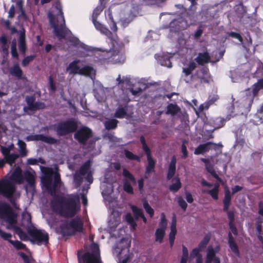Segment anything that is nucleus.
<instances>
[{"label":"nucleus","mask_w":263,"mask_h":263,"mask_svg":"<svg viewBox=\"0 0 263 263\" xmlns=\"http://www.w3.org/2000/svg\"><path fill=\"white\" fill-rule=\"evenodd\" d=\"M16 190L15 183L11 179L6 177L0 179V195L8 199L12 204L15 202L14 196Z\"/></svg>","instance_id":"39448f33"},{"label":"nucleus","mask_w":263,"mask_h":263,"mask_svg":"<svg viewBox=\"0 0 263 263\" xmlns=\"http://www.w3.org/2000/svg\"><path fill=\"white\" fill-rule=\"evenodd\" d=\"M195 76L199 79L201 83H209L210 79V74L208 67H202L200 70L196 71Z\"/></svg>","instance_id":"dca6fc26"},{"label":"nucleus","mask_w":263,"mask_h":263,"mask_svg":"<svg viewBox=\"0 0 263 263\" xmlns=\"http://www.w3.org/2000/svg\"><path fill=\"white\" fill-rule=\"evenodd\" d=\"M253 77L259 78L263 77V63L259 62L256 71L254 73Z\"/></svg>","instance_id":"8fccbe9b"},{"label":"nucleus","mask_w":263,"mask_h":263,"mask_svg":"<svg viewBox=\"0 0 263 263\" xmlns=\"http://www.w3.org/2000/svg\"><path fill=\"white\" fill-rule=\"evenodd\" d=\"M8 179H11V181L14 183H22L24 178L21 168L20 166H17L10 175L9 178Z\"/></svg>","instance_id":"6ab92c4d"},{"label":"nucleus","mask_w":263,"mask_h":263,"mask_svg":"<svg viewBox=\"0 0 263 263\" xmlns=\"http://www.w3.org/2000/svg\"><path fill=\"white\" fill-rule=\"evenodd\" d=\"M80 62V60H77L70 63L67 67V71L69 70L70 73L73 74H79L81 68L78 64Z\"/></svg>","instance_id":"b1692460"},{"label":"nucleus","mask_w":263,"mask_h":263,"mask_svg":"<svg viewBox=\"0 0 263 263\" xmlns=\"http://www.w3.org/2000/svg\"><path fill=\"white\" fill-rule=\"evenodd\" d=\"M91 167V161H86L73 175V183L74 187H79L83 183L84 176L88 173Z\"/></svg>","instance_id":"9d476101"},{"label":"nucleus","mask_w":263,"mask_h":263,"mask_svg":"<svg viewBox=\"0 0 263 263\" xmlns=\"http://www.w3.org/2000/svg\"><path fill=\"white\" fill-rule=\"evenodd\" d=\"M227 121L226 119L221 117H216L212 121V126L214 130L219 129L224 126Z\"/></svg>","instance_id":"2f4dec72"},{"label":"nucleus","mask_w":263,"mask_h":263,"mask_svg":"<svg viewBox=\"0 0 263 263\" xmlns=\"http://www.w3.org/2000/svg\"><path fill=\"white\" fill-rule=\"evenodd\" d=\"M123 190L125 192L129 194H134V190L133 188L130 184V182L128 180H124L123 181Z\"/></svg>","instance_id":"5fc2aeb1"},{"label":"nucleus","mask_w":263,"mask_h":263,"mask_svg":"<svg viewBox=\"0 0 263 263\" xmlns=\"http://www.w3.org/2000/svg\"><path fill=\"white\" fill-rule=\"evenodd\" d=\"M0 218L4 219L14 230L15 233L23 241L30 240V239L26 232L20 227L15 226L16 223V215L13 208L7 202L0 203Z\"/></svg>","instance_id":"f03ea898"},{"label":"nucleus","mask_w":263,"mask_h":263,"mask_svg":"<svg viewBox=\"0 0 263 263\" xmlns=\"http://www.w3.org/2000/svg\"><path fill=\"white\" fill-rule=\"evenodd\" d=\"M25 100H26V103H27L28 106L24 107V110L25 112H27V110H29L30 109V108L32 107V106L33 105V104L34 103V102L35 101V98L32 96H27L26 97Z\"/></svg>","instance_id":"3c124183"},{"label":"nucleus","mask_w":263,"mask_h":263,"mask_svg":"<svg viewBox=\"0 0 263 263\" xmlns=\"http://www.w3.org/2000/svg\"><path fill=\"white\" fill-rule=\"evenodd\" d=\"M180 111V108L176 104L170 103L166 107V115H171L172 116L176 115Z\"/></svg>","instance_id":"7c9ffc66"},{"label":"nucleus","mask_w":263,"mask_h":263,"mask_svg":"<svg viewBox=\"0 0 263 263\" xmlns=\"http://www.w3.org/2000/svg\"><path fill=\"white\" fill-rule=\"evenodd\" d=\"M143 205L146 212L149 215L151 218H152L154 215V210L149 204L147 201L146 200L143 201Z\"/></svg>","instance_id":"09e8293b"},{"label":"nucleus","mask_w":263,"mask_h":263,"mask_svg":"<svg viewBox=\"0 0 263 263\" xmlns=\"http://www.w3.org/2000/svg\"><path fill=\"white\" fill-rule=\"evenodd\" d=\"M123 176L132 183L135 184L137 182L135 176L126 168H124L122 172Z\"/></svg>","instance_id":"37998d69"},{"label":"nucleus","mask_w":263,"mask_h":263,"mask_svg":"<svg viewBox=\"0 0 263 263\" xmlns=\"http://www.w3.org/2000/svg\"><path fill=\"white\" fill-rule=\"evenodd\" d=\"M216 251L212 247H209L207 249L206 260H208V262L214 261V263H215L216 258H219L216 256Z\"/></svg>","instance_id":"473e14b6"},{"label":"nucleus","mask_w":263,"mask_h":263,"mask_svg":"<svg viewBox=\"0 0 263 263\" xmlns=\"http://www.w3.org/2000/svg\"><path fill=\"white\" fill-rule=\"evenodd\" d=\"M174 180H175L176 182L175 183H173L171 185H170L169 189L171 191L175 193L181 189V183L179 178H175L172 180L173 181Z\"/></svg>","instance_id":"ea45409f"},{"label":"nucleus","mask_w":263,"mask_h":263,"mask_svg":"<svg viewBox=\"0 0 263 263\" xmlns=\"http://www.w3.org/2000/svg\"><path fill=\"white\" fill-rule=\"evenodd\" d=\"M165 235V230L163 229H157L155 232L156 241L162 243Z\"/></svg>","instance_id":"de8ad7c7"},{"label":"nucleus","mask_w":263,"mask_h":263,"mask_svg":"<svg viewBox=\"0 0 263 263\" xmlns=\"http://www.w3.org/2000/svg\"><path fill=\"white\" fill-rule=\"evenodd\" d=\"M78 123L74 119L67 120V134L76 132L78 130Z\"/></svg>","instance_id":"c756f323"},{"label":"nucleus","mask_w":263,"mask_h":263,"mask_svg":"<svg viewBox=\"0 0 263 263\" xmlns=\"http://www.w3.org/2000/svg\"><path fill=\"white\" fill-rule=\"evenodd\" d=\"M9 73L12 76L16 78L18 80L24 79L23 70L17 62L14 63L13 65L10 68Z\"/></svg>","instance_id":"a211bd4d"},{"label":"nucleus","mask_w":263,"mask_h":263,"mask_svg":"<svg viewBox=\"0 0 263 263\" xmlns=\"http://www.w3.org/2000/svg\"><path fill=\"white\" fill-rule=\"evenodd\" d=\"M148 0H131V5L133 9L137 10L139 7L143 5H152Z\"/></svg>","instance_id":"f704fd0d"},{"label":"nucleus","mask_w":263,"mask_h":263,"mask_svg":"<svg viewBox=\"0 0 263 263\" xmlns=\"http://www.w3.org/2000/svg\"><path fill=\"white\" fill-rule=\"evenodd\" d=\"M62 223L58 227L56 228V231L58 233L61 234L63 237L66 236V221L61 220Z\"/></svg>","instance_id":"6e6d98bb"},{"label":"nucleus","mask_w":263,"mask_h":263,"mask_svg":"<svg viewBox=\"0 0 263 263\" xmlns=\"http://www.w3.org/2000/svg\"><path fill=\"white\" fill-rule=\"evenodd\" d=\"M160 229H165L167 226V220L165 218V215L164 213H162L161 214V220L159 223Z\"/></svg>","instance_id":"0e129e2a"},{"label":"nucleus","mask_w":263,"mask_h":263,"mask_svg":"<svg viewBox=\"0 0 263 263\" xmlns=\"http://www.w3.org/2000/svg\"><path fill=\"white\" fill-rule=\"evenodd\" d=\"M212 145L214 146V148L215 149H216V146H222L221 144H217L212 142H207L205 143L201 144L198 146L194 151V154L197 155L203 154L204 153L209 152L210 149L212 148Z\"/></svg>","instance_id":"2eb2a0df"},{"label":"nucleus","mask_w":263,"mask_h":263,"mask_svg":"<svg viewBox=\"0 0 263 263\" xmlns=\"http://www.w3.org/2000/svg\"><path fill=\"white\" fill-rule=\"evenodd\" d=\"M66 34H67V42H70L71 43V44L72 45H73L74 46H77L78 45H79V43H80L79 40L77 37L73 36L72 34L71 31L70 30H69L67 28Z\"/></svg>","instance_id":"4c0bfd02"},{"label":"nucleus","mask_w":263,"mask_h":263,"mask_svg":"<svg viewBox=\"0 0 263 263\" xmlns=\"http://www.w3.org/2000/svg\"><path fill=\"white\" fill-rule=\"evenodd\" d=\"M9 242L16 249L18 250H25L26 248V245L18 240H9Z\"/></svg>","instance_id":"864d4df0"},{"label":"nucleus","mask_w":263,"mask_h":263,"mask_svg":"<svg viewBox=\"0 0 263 263\" xmlns=\"http://www.w3.org/2000/svg\"><path fill=\"white\" fill-rule=\"evenodd\" d=\"M23 178H24L30 187L34 188L35 180V176L33 173L29 171H26L24 173Z\"/></svg>","instance_id":"393cba45"},{"label":"nucleus","mask_w":263,"mask_h":263,"mask_svg":"<svg viewBox=\"0 0 263 263\" xmlns=\"http://www.w3.org/2000/svg\"><path fill=\"white\" fill-rule=\"evenodd\" d=\"M25 139L27 141H41L49 144H54L58 142L55 138L42 134L30 135L27 136Z\"/></svg>","instance_id":"4468645a"},{"label":"nucleus","mask_w":263,"mask_h":263,"mask_svg":"<svg viewBox=\"0 0 263 263\" xmlns=\"http://www.w3.org/2000/svg\"><path fill=\"white\" fill-rule=\"evenodd\" d=\"M0 42L2 44V49L4 53L8 54V40L6 35L3 34L0 37Z\"/></svg>","instance_id":"a19ab883"},{"label":"nucleus","mask_w":263,"mask_h":263,"mask_svg":"<svg viewBox=\"0 0 263 263\" xmlns=\"http://www.w3.org/2000/svg\"><path fill=\"white\" fill-rule=\"evenodd\" d=\"M176 159L175 156H173L171 159L168 166V172L167 174V180H170L174 176L176 173Z\"/></svg>","instance_id":"cd10ccee"},{"label":"nucleus","mask_w":263,"mask_h":263,"mask_svg":"<svg viewBox=\"0 0 263 263\" xmlns=\"http://www.w3.org/2000/svg\"><path fill=\"white\" fill-rule=\"evenodd\" d=\"M126 221L133 227V229H135L137 226L136 222L134 220L133 216L130 213H127L125 216Z\"/></svg>","instance_id":"680f3d73"},{"label":"nucleus","mask_w":263,"mask_h":263,"mask_svg":"<svg viewBox=\"0 0 263 263\" xmlns=\"http://www.w3.org/2000/svg\"><path fill=\"white\" fill-rule=\"evenodd\" d=\"M18 154L12 153L11 155L6 157L5 159L6 162L9 164L11 166H12L14 164L16 160L19 158Z\"/></svg>","instance_id":"49530a36"},{"label":"nucleus","mask_w":263,"mask_h":263,"mask_svg":"<svg viewBox=\"0 0 263 263\" xmlns=\"http://www.w3.org/2000/svg\"><path fill=\"white\" fill-rule=\"evenodd\" d=\"M171 58L172 57L168 54H163L159 59L160 64L168 68H171L172 67Z\"/></svg>","instance_id":"72a5a7b5"},{"label":"nucleus","mask_w":263,"mask_h":263,"mask_svg":"<svg viewBox=\"0 0 263 263\" xmlns=\"http://www.w3.org/2000/svg\"><path fill=\"white\" fill-rule=\"evenodd\" d=\"M105 0H99V4L95 8L92 14V20H97L98 16L105 7Z\"/></svg>","instance_id":"a878e982"},{"label":"nucleus","mask_w":263,"mask_h":263,"mask_svg":"<svg viewBox=\"0 0 263 263\" xmlns=\"http://www.w3.org/2000/svg\"><path fill=\"white\" fill-rule=\"evenodd\" d=\"M210 236L209 235H205L203 239L200 241V242L199 243L198 246L197 248H198L201 251L205 249L209 243V242L210 240Z\"/></svg>","instance_id":"13d9d810"},{"label":"nucleus","mask_w":263,"mask_h":263,"mask_svg":"<svg viewBox=\"0 0 263 263\" xmlns=\"http://www.w3.org/2000/svg\"><path fill=\"white\" fill-rule=\"evenodd\" d=\"M49 24L53 29V33L59 40L66 38V25L63 12L60 8L48 13Z\"/></svg>","instance_id":"7ed1b4c3"},{"label":"nucleus","mask_w":263,"mask_h":263,"mask_svg":"<svg viewBox=\"0 0 263 263\" xmlns=\"http://www.w3.org/2000/svg\"><path fill=\"white\" fill-rule=\"evenodd\" d=\"M119 121L115 119H110L106 121L104 126L106 129H115L117 128Z\"/></svg>","instance_id":"e433bc0d"},{"label":"nucleus","mask_w":263,"mask_h":263,"mask_svg":"<svg viewBox=\"0 0 263 263\" xmlns=\"http://www.w3.org/2000/svg\"><path fill=\"white\" fill-rule=\"evenodd\" d=\"M0 236L5 240H7L9 242V240H11L10 238L12 237V235L10 233H6L0 229Z\"/></svg>","instance_id":"69168bd1"},{"label":"nucleus","mask_w":263,"mask_h":263,"mask_svg":"<svg viewBox=\"0 0 263 263\" xmlns=\"http://www.w3.org/2000/svg\"><path fill=\"white\" fill-rule=\"evenodd\" d=\"M51 127L57 132L59 136L66 135V121L55 124Z\"/></svg>","instance_id":"c85d7f7f"},{"label":"nucleus","mask_w":263,"mask_h":263,"mask_svg":"<svg viewBox=\"0 0 263 263\" xmlns=\"http://www.w3.org/2000/svg\"><path fill=\"white\" fill-rule=\"evenodd\" d=\"M228 35L234 39H237L240 43H242L243 39L241 35L237 32L231 31L228 33Z\"/></svg>","instance_id":"338daca9"},{"label":"nucleus","mask_w":263,"mask_h":263,"mask_svg":"<svg viewBox=\"0 0 263 263\" xmlns=\"http://www.w3.org/2000/svg\"><path fill=\"white\" fill-rule=\"evenodd\" d=\"M211 57L207 50L204 52H199L195 59L196 63L199 65H203L210 62Z\"/></svg>","instance_id":"aec40b11"},{"label":"nucleus","mask_w":263,"mask_h":263,"mask_svg":"<svg viewBox=\"0 0 263 263\" xmlns=\"http://www.w3.org/2000/svg\"><path fill=\"white\" fill-rule=\"evenodd\" d=\"M219 185H215L214 187L211 190H206L204 193L210 195L213 199L217 200L218 199Z\"/></svg>","instance_id":"a18cd8bd"},{"label":"nucleus","mask_w":263,"mask_h":263,"mask_svg":"<svg viewBox=\"0 0 263 263\" xmlns=\"http://www.w3.org/2000/svg\"><path fill=\"white\" fill-rule=\"evenodd\" d=\"M42 167L44 175L41 179L42 186L53 196L51 201L52 210L54 213L66 218V197L56 194L57 190L61 184L60 175L51 168Z\"/></svg>","instance_id":"f257e3e1"},{"label":"nucleus","mask_w":263,"mask_h":263,"mask_svg":"<svg viewBox=\"0 0 263 263\" xmlns=\"http://www.w3.org/2000/svg\"><path fill=\"white\" fill-rule=\"evenodd\" d=\"M36 55L35 54L30 55L25 57L22 61V65L23 67L27 66L29 63L32 62L35 58Z\"/></svg>","instance_id":"4d7b16f0"},{"label":"nucleus","mask_w":263,"mask_h":263,"mask_svg":"<svg viewBox=\"0 0 263 263\" xmlns=\"http://www.w3.org/2000/svg\"><path fill=\"white\" fill-rule=\"evenodd\" d=\"M96 71L94 68L88 65H85L81 68L79 75L84 76L86 77H91L92 76H95Z\"/></svg>","instance_id":"bb28decb"},{"label":"nucleus","mask_w":263,"mask_h":263,"mask_svg":"<svg viewBox=\"0 0 263 263\" xmlns=\"http://www.w3.org/2000/svg\"><path fill=\"white\" fill-rule=\"evenodd\" d=\"M77 255L79 263H102L99 247L97 243H92L85 252L78 251Z\"/></svg>","instance_id":"20e7f679"},{"label":"nucleus","mask_w":263,"mask_h":263,"mask_svg":"<svg viewBox=\"0 0 263 263\" xmlns=\"http://www.w3.org/2000/svg\"><path fill=\"white\" fill-rule=\"evenodd\" d=\"M80 210L79 195L77 194L67 195V218L74 217Z\"/></svg>","instance_id":"1a4fd4ad"},{"label":"nucleus","mask_w":263,"mask_h":263,"mask_svg":"<svg viewBox=\"0 0 263 263\" xmlns=\"http://www.w3.org/2000/svg\"><path fill=\"white\" fill-rule=\"evenodd\" d=\"M92 21L96 28L98 30L100 31L102 33L105 34L108 37L111 36L112 33L106 26L98 22L97 20H92Z\"/></svg>","instance_id":"5701e85b"},{"label":"nucleus","mask_w":263,"mask_h":263,"mask_svg":"<svg viewBox=\"0 0 263 263\" xmlns=\"http://www.w3.org/2000/svg\"><path fill=\"white\" fill-rule=\"evenodd\" d=\"M177 202L179 206L183 210L185 211L187 207V204L181 196L177 198Z\"/></svg>","instance_id":"e2e57ef3"},{"label":"nucleus","mask_w":263,"mask_h":263,"mask_svg":"<svg viewBox=\"0 0 263 263\" xmlns=\"http://www.w3.org/2000/svg\"><path fill=\"white\" fill-rule=\"evenodd\" d=\"M17 144L20 147V156L22 157L26 156L27 154V151L26 149V144L25 142L21 140H18Z\"/></svg>","instance_id":"79ce46f5"},{"label":"nucleus","mask_w":263,"mask_h":263,"mask_svg":"<svg viewBox=\"0 0 263 263\" xmlns=\"http://www.w3.org/2000/svg\"><path fill=\"white\" fill-rule=\"evenodd\" d=\"M228 244L231 251L237 256H240V252L239 251L238 247L235 241V239L232 236V233H228Z\"/></svg>","instance_id":"412c9836"},{"label":"nucleus","mask_w":263,"mask_h":263,"mask_svg":"<svg viewBox=\"0 0 263 263\" xmlns=\"http://www.w3.org/2000/svg\"><path fill=\"white\" fill-rule=\"evenodd\" d=\"M83 221L79 216L71 219L68 223L67 222V236L73 235L75 233L82 232L83 230Z\"/></svg>","instance_id":"ddd939ff"},{"label":"nucleus","mask_w":263,"mask_h":263,"mask_svg":"<svg viewBox=\"0 0 263 263\" xmlns=\"http://www.w3.org/2000/svg\"><path fill=\"white\" fill-rule=\"evenodd\" d=\"M201 161L203 162L205 164V169L208 172L211 173V172H213L214 170L213 168V166L211 164L210 161L206 158H201Z\"/></svg>","instance_id":"052dcab7"},{"label":"nucleus","mask_w":263,"mask_h":263,"mask_svg":"<svg viewBox=\"0 0 263 263\" xmlns=\"http://www.w3.org/2000/svg\"><path fill=\"white\" fill-rule=\"evenodd\" d=\"M127 111L126 108L119 107L114 114V117L119 119L124 118L127 115Z\"/></svg>","instance_id":"58836bf2"},{"label":"nucleus","mask_w":263,"mask_h":263,"mask_svg":"<svg viewBox=\"0 0 263 263\" xmlns=\"http://www.w3.org/2000/svg\"><path fill=\"white\" fill-rule=\"evenodd\" d=\"M261 89H263V78L259 79L257 82L252 86L251 88L246 90V98L244 100V105L248 111L251 110L255 97Z\"/></svg>","instance_id":"0eeeda50"},{"label":"nucleus","mask_w":263,"mask_h":263,"mask_svg":"<svg viewBox=\"0 0 263 263\" xmlns=\"http://www.w3.org/2000/svg\"><path fill=\"white\" fill-rule=\"evenodd\" d=\"M92 136V130L85 126L81 127L74 134V138L82 145H86Z\"/></svg>","instance_id":"f8f14e48"},{"label":"nucleus","mask_w":263,"mask_h":263,"mask_svg":"<svg viewBox=\"0 0 263 263\" xmlns=\"http://www.w3.org/2000/svg\"><path fill=\"white\" fill-rule=\"evenodd\" d=\"M18 49L21 53L25 54L27 50V46L26 44L25 30L22 29L19 32V38L18 40Z\"/></svg>","instance_id":"f3484780"},{"label":"nucleus","mask_w":263,"mask_h":263,"mask_svg":"<svg viewBox=\"0 0 263 263\" xmlns=\"http://www.w3.org/2000/svg\"><path fill=\"white\" fill-rule=\"evenodd\" d=\"M140 141L142 145V149L146 155L148 164L146 166L145 173L148 174L155 171L156 162L152 158L151 151L146 144L144 136H140Z\"/></svg>","instance_id":"9b49d317"},{"label":"nucleus","mask_w":263,"mask_h":263,"mask_svg":"<svg viewBox=\"0 0 263 263\" xmlns=\"http://www.w3.org/2000/svg\"><path fill=\"white\" fill-rule=\"evenodd\" d=\"M125 60L124 50L115 49L107 52L101 55L100 61L102 64H123Z\"/></svg>","instance_id":"423d86ee"},{"label":"nucleus","mask_w":263,"mask_h":263,"mask_svg":"<svg viewBox=\"0 0 263 263\" xmlns=\"http://www.w3.org/2000/svg\"><path fill=\"white\" fill-rule=\"evenodd\" d=\"M231 192L228 189L224 190V196L223 199V211H228L231 204L232 196Z\"/></svg>","instance_id":"4be33fe9"},{"label":"nucleus","mask_w":263,"mask_h":263,"mask_svg":"<svg viewBox=\"0 0 263 263\" xmlns=\"http://www.w3.org/2000/svg\"><path fill=\"white\" fill-rule=\"evenodd\" d=\"M227 212V216L229 219V223H234L235 221V214L233 211H226Z\"/></svg>","instance_id":"774afa93"},{"label":"nucleus","mask_w":263,"mask_h":263,"mask_svg":"<svg viewBox=\"0 0 263 263\" xmlns=\"http://www.w3.org/2000/svg\"><path fill=\"white\" fill-rule=\"evenodd\" d=\"M45 108V104L43 102H35L33 104L32 107L30 108L29 110L30 111H36L37 110L42 109Z\"/></svg>","instance_id":"bf43d9fd"},{"label":"nucleus","mask_w":263,"mask_h":263,"mask_svg":"<svg viewBox=\"0 0 263 263\" xmlns=\"http://www.w3.org/2000/svg\"><path fill=\"white\" fill-rule=\"evenodd\" d=\"M124 153L126 158L130 160H136L138 162L141 161L140 157L134 154L132 152L127 149H124Z\"/></svg>","instance_id":"c03bdc74"},{"label":"nucleus","mask_w":263,"mask_h":263,"mask_svg":"<svg viewBox=\"0 0 263 263\" xmlns=\"http://www.w3.org/2000/svg\"><path fill=\"white\" fill-rule=\"evenodd\" d=\"M131 209L136 219L139 218L143 214L142 210L136 205H132Z\"/></svg>","instance_id":"603ef678"},{"label":"nucleus","mask_w":263,"mask_h":263,"mask_svg":"<svg viewBox=\"0 0 263 263\" xmlns=\"http://www.w3.org/2000/svg\"><path fill=\"white\" fill-rule=\"evenodd\" d=\"M27 233L30 237V241L39 246L46 245L49 242L48 234L44 230H39L35 228L28 229Z\"/></svg>","instance_id":"6e6552de"},{"label":"nucleus","mask_w":263,"mask_h":263,"mask_svg":"<svg viewBox=\"0 0 263 263\" xmlns=\"http://www.w3.org/2000/svg\"><path fill=\"white\" fill-rule=\"evenodd\" d=\"M197 67L196 63L193 61H190L187 67L183 68L182 72L184 73L185 76H189L192 74L193 71Z\"/></svg>","instance_id":"c9c22d12"}]
</instances>
